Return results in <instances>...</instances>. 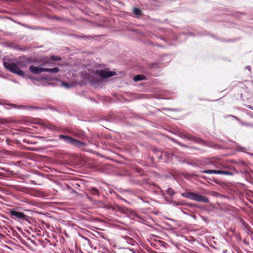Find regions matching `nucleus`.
Here are the masks:
<instances>
[{
  "label": "nucleus",
  "instance_id": "f257e3e1",
  "mask_svg": "<svg viewBox=\"0 0 253 253\" xmlns=\"http://www.w3.org/2000/svg\"><path fill=\"white\" fill-rule=\"evenodd\" d=\"M215 167L218 169H208L204 170L202 172L207 174H224L227 175H233V173L231 172L225 170V167L223 165V162L220 160L214 162Z\"/></svg>",
  "mask_w": 253,
  "mask_h": 253
},
{
  "label": "nucleus",
  "instance_id": "f03ea898",
  "mask_svg": "<svg viewBox=\"0 0 253 253\" xmlns=\"http://www.w3.org/2000/svg\"><path fill=\"white\" fill-rule=\"evenodd\" d=\"M181 196L183 197L199 202H204L205 203H208L209 202V200L207 197L193 192H188L182 193H181Z\"/></svg>",
  "mask_w": 253,
  "mask_h": 253
},
{
  "label": "nucleus",
  "instance_id": "7ed1b4c3",
  "mask_svg": "<svg viewBox=\"0 0 253 253\" xmlns=\"http://www.w3.org/2000/svg\"><path fill=\"white\" fill-rule=\"evenodd\" d=\"M59 138L60 139L63 140L66 142L77 147L81 148L85 146V143L84 142H82L67 135L60 134L59 135Z\"/></svg>",
  "mask_w": 253,
  "mask_h": 253
},
{
  "label": "nucleus",
  "instance_id": "20e7f679",
  "mask_svg": "<svg viewBox=\"0 0 253 253\" xmlns=\"http://www.w3.org/2000/svg\"><path fill=\"white\" fill-rule=\"evenodd\" d=\"M3 65L6 69L11 72L17 74L21 77L24 76V72L21 70L17 65L13 63H7L6 62H3Z\"/></svg>",
  "mask_w": 253,
  "mask_h": 253
},
{
  "label": "nucleus",
  "instance_id": "39448f33",
  "mask_svg": "<svg viewBox=\"0 0 253 253\" xmlns=\"http://www.w3.org/2000/svg\"><path fill=\"white\" fill-rule=\"evenodd\" d=\"M10 213L13 219L22 220H27L28 219V216L21 211L16 210H11Z\"/></svg>",
  "mask_w": 253,
  "mask_h": 253
},
{
  "label": "nucleus",
  "instance_id": "423d86ee",
  "mask_svg": "<svg viewBox=\"0 0 253 253\" xmlns=\"http://www.w3.org/2000/svg\"><path fill=\"white\" fill-rule=\"evenodd\" d=\"M97 74L103 78H108L116 75V73L113 71H107L105 70L97 71Z\"/></svg>",
  "mask_w": 253,
  "mask_h": 253
},
{
  "label": "nucleus",
  "instance_id": "0eeeda50",
  "mask_svg": "<svg viewBox=\"0 0 253 253\" xmlns=\"http://www.w3.org/2000/svg\"><path fill=\"white\" fill-rule=\"evenodd\" d=\"M185 137L188 139L191 140L192 141H193L195 142H196V143H199L201 144H204L205 143V141L203 139H202L200 138L196 137L190 134H186L185 135Z\"/></svg>",
  "mask_w": 253,
  "mask_h": 253
},
{
  "label": "nucleus",
  "instance_id": "6e6552de",
  "mask_svg": "<svg viewBox=\"0 0 253 253\" xmlns=\"http://www.w3.org/2000/svg\"><path fill=\"white\" fill-rule=\"evenodd\" d=\"M44 69L45 68L36 67L33 65L31 66L29 68L30 71L35 74H39L44 71Z\"/></svg>",
  "mask_w": 253,
  "mask_h": 253
},
{
  "label": "nucleus",
  "instance_id": "1a4fd4ad",
  "mask_svg": "<svg viewBox=\"0 0 253 253\" xmlns=\"http://www.w3.org/2000/svg\"><path fill=\"white\" fill-rule=\"evenodd\" d=\"M44 71L49 73H57L59 71V69L57 67H55L53 68H45Z\"/></svg>",
  "mask_w": 253,
  "mask_h": 253
},
{
  "label": "nucleus",
  "instance_id": "9d476101",
  "mask_svg": "<svg viewBox=\"0 0 253 253\" xmlns=\"http://www.w3.org/2000/svg\"><path fill=\"white\" fill-rule=\"evenodd\" d=\"M145 79V77L142 75H136L134 78V81L135 82H138L139 81L143 80Z\"/></svg>",
  "mask_w": 253,
  "mask_h": 253
},
{
  "label": "nucleus",
  "instance_id": "9b49d317",
  "mask_svg": "<svg viewBox=\"0 0 253 253\" xmlns=\"http://www.w3.org/2000/svg\"><path fill=\"white\" fill-rule=\"evenodd\" d=\"M90 190L92 195H99L100 194L99 190L96 188L92 187L90 188Z\"/></svg>",
  "mask_w": 253,
  "mask_h": 253
},
{
  "label": "nucleus",
  "instance_id": "f8f14e48",
  "mask_svg": "<svg viewBox=\"0 0 253 253\" xmlns=\"http://www.w3.org/2000/svg\"><path fill=\"white\" fill-rule=\"evenodd\" d=\"M133 12L136 15H140L142 14L141 10L137 7H134L133 9Z\"/></svg>",
  "mask_w": 253,
  "mask_h": 253
},
{
  "label": "nucleus",
  "instance_id": "ddd939ff",
  "mask_svg": "<svg viewBox=\"0 0 253 253\" xmlns=\"http://www.w3.org/2000/svg\"><path fill=\"white\" fill-rule=\"evenodd\" d=\"M0 123H1V124H2V125H6V124H10L13 123V122L11 121L8 120L7 119H1Z\"/></svg>",
  "mask_w": 253,
  "mask_h": 253
},
{
  "label": "nucleus",
  "instance_id": "4468645a",
  "mask_svg": "<svg viewBox=\"0 0 253 253\" xmlns=\"http://www.w3.org/2000/svg\"><path fill=\"white\" fill-rule=\"evenodd\" d=\"M167 192L168 195L171 196H172L175 194V192L171 188H169L167 189Z\"/></svg>",
  "mask_w": 253,
  "mask_h": 253
},
{
  "label": "nucleus",
  "instance_id": "2eb2a0df",
  "mask_svg": "<svg viewBox=\"0 0 253 253\" xmlns=\"http://www.w3.org/2000/svg\"><path fill=\"white\" fill-rule=\"evenodd\" d=\"M84 244L90 246L91 242L90 241V240L87 238L86 237H84Z\"/></svg>",
  "mask_w": 253,
  "mask_h": 253
},
{
  "label": "nucleus",
  "instance_id": "dca6fc26",
  "mask_svg": "<svg viewBox=\"0 0 253 253\" xmlns=\"http://www.w3.org/2000/svg\"><path fill=\"white\" fill-rule=\"evenodd\" d=\"M50 58L53 61H57L61 59L60 57L53 55L50 57Z\"/></svg>",
  "mask_w": 253,
  "mask_h": 253
},
{
  "label": "nucleus",
  "instance_id": "f3484780",
  "mask_svg": "<svg viewBox=\"0 0 253 253\" xmlns=\"http://www.w3.org/2000/svg\"><path fill=\"white\" fill-rule=\"evenodd\" d=\"M62 85L67 88H70V87L72 86V84H69L68 83L65 82H62Z\"/></svg>",
  "mask_w": 253,
  "mask_h": 253
},
{
  "label": "nucleus",
  "instance_id": "a211bd4d",
  "mask_svg": "<svg viewBox=\"0 0 253 253\" xmlns=\"http://www.w3.org/2000/svg\"><path fill=\"white\" fill-rule=\"evenodd\" d=\"M47 127L52 130H56V126L54 125L49 124L47 125Z\"/></svg>",
  "mask_w": 253,
  "mask_h": 253
},
{
  "label": "nucleus",
  "instance_id": "6ab92c4d",
  "mask_svg": "<svg viewBox=\"0 0 253 253\" xmlns=\"http://www.w3.org/2000/svg\"><path fill=\"white\" fill-rule=\"evenodd\" d=\"M5 141L6 142L7 144L8 145H11L12 143L14 142L13 140L7 138H5Z\"/></svg>",
  "mask_w": 253,
  "mask_h": 253
},
{
  "label": "nucleus",
  "instance_id": "aec40b11",
  "mask_svg": "<svg viewBox=\"0 0 253 253\" xmlns=\"http://www.w3.org/2000/svg\"><path fill=\"white\" fill-rule=\"evenodd\" d=\"M119 211H124L126 209L124 207H119Z\"/></svg>",
  "mask_w": 253,
  "mask_h": 253
},
{
  "label": "nucleus",
  "instance_id": "412c9836",
  "mask_svg": "<svg viewBox=\"0 0 253 253\" xmlns=\"http://www.w3.org/2000/svg\"><path fill=\"white\" fill-rule=\"evenodd\" d=\"M51 62H50L49 60H47V61H45L44 63L43 64V65H44L46 63H51Z\"/></svg>",
  "mask_w": 253,
  "mask_h": 253
},
{
  "label": "nucleus",
  "instance_id": "4be33fe9",
  "mask_svg": "<svg viewBox=\"0 0 253 253\" xmlns=\"http://www.w3.org/2000/svg\"><path fill=\"white\" fill-rule=\"evenodd\" d=\"M5 206H6L5 204H3L1 203V209H2V208H5Z\"/></svg>",
  "mask_w": 253,
  "mask_h": 253
},
{
  "label": "nucleus",
  "instance_id": "5701e85b",
  "mask_svg": "<svg viewBox=\"0 0 253 253\" xmlns=\"http://www.w3.org/2000/svg\"><path fill=\"white\" fill-rule=\"evenodd\" d=\"M158 153L160 154V155L159 157L160 158H161V157H162V153H161V152H159Z\"/></svg>",
  "mask_w": 253,
  "mask_h": 253
},
{
  "label": "nucleus",
  "instance_id": "b1692460",
  "mask_svg": "<svg viewBox=\"0 0 253 253\" xmlns=\"http://www.w3.org/2000/svg\"><path fill=\"white\" fill-rule=\"evenodd\" d=\"M2 247H4V248H6L7 247V246L5 245H2Z\"/></svg>",
  "mask_w": 253,
  "mask_h": 253
},
{
  "label": "nucleus",
  "instance_id": "393cba45",
  "mask_svg": "<svg viewBox=\"0 0 253 253\" xmlns=\"http://www.w3.org/2000/svg\"><path fill=\"white\" fill-rule=\"evenodd\" d=\"M0 132H1V134H4V132H3V131H2V130L1 129L0 130Z\"/></svg>",
  "mask_w": 253,
  "mask_h": 253
},
{
  "label": "nucleus",
  "instance_id": "a878e982",
  "mask_svg": "<svg viewBox=\"0 0 253 253\" xmlns=\"http://www.w3.org/2000/svg\"><path fill=\"white\" fill-rule=\"evenodd\" d=\"M0 237H1V238L2 237H3V235H2V234H1Z\"/></svg>",
  "mask_w": 253,
  "mask_h": 253
}]
</instances>
